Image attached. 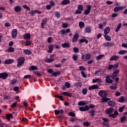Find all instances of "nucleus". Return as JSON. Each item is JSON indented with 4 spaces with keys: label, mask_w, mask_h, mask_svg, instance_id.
Returning a JSON list of instances; mask_svg holds the SVG:
<instances>
[{
    "label": "nucleus",
    "mask_w": 127,
    "mask_h": 127,
    "mask_svg": "<svg viewBox=\"0 0 127 127\" xmlns=\"http://www.w3.org/2000/svg\"><path fill=\"white\" fill-rule=\"evenodd\" d=\"M98 94L102 98L100 103H107L110 100V98H107L108 97V93L104 90L100 91Z\"/></svg>",
    "instance_id": "f257e3e1"
},
{
    "label": "nucleus",
    "mask_w": 127,
    "mask_h": 127,
    "mask_svg": "<svg viewBox=\"0 0 127 127\" xmlns=\"http://www.w3.org/2000/svg\"><path fill=\"white\" fill-rule=\"evenodd\" d=\"M90 108L91 109H94V108H95V105L91 104L89 107L88 105L85 106L84 107H79V111L81 112H87V111L90 110Z\"/></svg>",
    "instance_id": "f03ea898"
},
{
    "label": "nucleus",
    "mask_w": 127,
    "mask_h": 127,
    "mask_svg": "<svg viewBox=\"0 0 127 127\" xmlns=\"http://www.w3.org/2000/svg\"><path fill=\"white\" fill-rule=\"evenodd\" d=\"M24 61H25V59L23 57H20L17 60V67H20L22 65H23V63H24Z\"/></svg>",
    "instance_id": "7ed1b4c3"
},
{
    "label": "nucleus",
    "mask_w": 127,
    "mask_h": 127,
    "mask_svg": "<svg viewBox=\"0 0 127 127\" xmlns=\"http://www.w3.org/2000/svg\"><path fill=\"white\" fill-rule=\"evenodd\" d=\"M7 77H8V74L6 72L0 73V78L1 79L5 80L7 79Z\"/></svg>",
    "instance_id": "20e7f679"
},
{
    "label": "nucleus",
    "mask_w": 127,
    "mask_h": 127,
    "mask_svg": "<svg viewBox=\"0 0 127 127\" xmlns=\"http://www.w3.org/2000/svg\"><path fill=\"white\" fill-rule=\"evenodd\" d=\"M126 8V7L124 6H120L119 7H116L115 8H114V12H119V11H120V10H122V9H124Z\"/></svg>",
    "instance_id": "39448f33"
},
{
    "label": "nucleus",
    "mask_w": 127,
    "mask_h": 127,
    "mask_svg": "<svg viewBox=\"0 0 127 127\" xmlns=\"http://www.w3.org/2000/svg\"><path fill=\"white\" fill-rule=\"evenodd\" d=\"M92 8V6L90 5H88L87 7V9L84 11V14L85 15H88L90 13V11H91V9Z\"/></svg>",
    "instance_id": "423d86ee"
},
{
    "label": "nucleus",
    "mask_w": 127,
    "mask_h": 127,
    "mask_svg": "<svg viewBox=\"0 0 127 127\" xmlns=\"http://www.w3.org/2000/svg\"><path fill=\"white\" fill-rule=\"evenodd\" d=\"M17 36V29H14L12 31V37L13 38H15Z\"/></svg>",
    "instance_id": "0eeeda50"
},
{
    "label": "nucleus",
    "mask_w": 127,
    "mask_h": 127,
    "mask_svg": "<svg viewBox=\"0 0 127 127\" xmlns=\"http://www.w3.org/2000/svg\"><path fill=\"white\" fill-rule=\"evenodd\" d=\"M31 36V35L30 33H26L23 35V38H24V39H26L27 40H29Z\"/></svg>",
    "instance_id": "6e6552de"
},
{
    "label": "nucleus",
    "mask_w": 127,
    "mask_h": 127,
    "mask_svg": "<svg viewBox=\"0 0 127 127\" xmlns=\"http://www.w3.org/2000/svg\"><path fill=\"white\" fill-rule=\"evenodd\" d=\"M119 59L120 58L119 57V56L114 55L110 58V61H118Z\"/></svg>",
    "instance_id": "1a4fd4ad"
},
{
    "label": "nucleus",
    "mask_w": 127,
    "mask_h": 127,
    "mask_svg": "<svg viewBox=\"0 0 127 127\" xmlns=\"http://www.w3.org/2000/svg\"><path fill=\"white\" fill-rule=\"evenodd\" d=\"M23 52L25 53V54H26V55H31V54H32L31 51L28 49L24 50Z\"/></svg>",
    "instance_id": "9d476101"
},
{
    "label": "nucleus",
    "mask_w": 127,
    "mask_h": 127,
    "mask_svg": "<svg viewBox=\"0 0 127 127\" xmlns=\"http://www.w3.org/2000/svg\"><path fill=\"white\" fill-rule=\"evenodd\" d=\"M118 115H119V112H118L117 111H115L114 114L109 115V117L110 118L111 117V118H114L115 119V118H116Z\"/></svg>",
    "instance_id": "9b49d317"
},
{
    "label": "nucleus",
    "mask_w": 127,
    "mask_h": 127,
    "mask_svg": "<svg viewBox=\"0 0 127 127\" xmlns=\"http://www.w3.org/2000/svg\"><path fill=\"white\" fill-rule=\"evenodd\" d=\"M89 104V102L86 101H80L78 103V106H85L86 105H88Z\"/></svg>",
    "instance_id": "f8f14e48"
},
{
    "label": "nucleus",
    "mask_w": 127,
    "mask_h": 127,
    "mask_svg": "<svg viewBox=\"0 0 127 127\" xmlns=\"http://www.w3.org/2000/svg\"><path fill=\"white\" fill-rule=\"evenodd\" d=\"M106 24H107V22L105 21L102 24H98V27L100 29H103V27H105L106 26Z\"/></svg>",
    "instance_id": "ddd939ff"
},
{
    "label": "nucleus",
    "mask_w": 127,
    "mask_h": 127,
    "mask_svg": "<svg viewBox=\"0 0 127 127\" xmlns=\"http://www.w3.org/2000/svg\"><path fill=\"white\" fill-rule=\"evenodd\" d=\"M13 63V60L12 59L6 60L4 62V64H8Z\"/></svg>",
    "instance_id": "4468645a"
},
{
    "label": "nucleus",
    "mask_w": 127,
    "mask_h": 127,
    "mask_svg": "<svg viewBox=\"0 0 127 127\" xmlns=\"http://www.w3.org/2000/svg\"><path fill=\"white\" fill-rule=\"evenodd\" d=\"M105 112L108 115H111V114H113V112H114V109L111 108L109 109L105 110Z\"/></svg>",
    "instance_id": "2eb2a0df"
},
{
    "label": "nucleus",
    "mask_w": 127,
    "mask_h": 127,
    "mask_svg": "<svg viewBox=\"0 0 127 127\" xmlns=\"http://www.w3.org/2000/svg\"><path fill=\"white\" fill-rule=\"evenodd\" d=\"M48 48V53H52V52L53 51V48H54V46H53V45H50V46H49Z\"/></svg>",
    "instance_id": "dca6fc26"
},
{
    "label": "nucleus",
    "mask_w": 127,
    "mask_h": 127,
    "mask_svg": "<svg viewBox=\"0 0 127 127\" xmlns=\"http://www.w3.org/2000/svg\"><path fill=\"white\" fill-rule=\"evenodd\" d=\"M97 89H99V87L96 85H93L89 87V91H93V90H96Z\"/></svg>",
    "instance_id": "f3484780"
},
{
    "label": "nucleus",
    "mask_w": 127,
    "mask_h": 127,
    "mask_svg": "<svg viewBox=\"0 0 127 127\" xmlns=\"http://www.w3.org/2000/svg\"><path fill=\"white\" fill-rule=\"evenodd\" d=\"M108 105L110 107H115L116 106V103L113 101H110L108 102Z\"/></svg>",
    "instance_id": "a211bd4d"
},
{
    "label": "nucleus",
    "mask_w": 127,
    "mask_h": 127,
    "mask_svg": "<svg viewBox=\"0 0 127 127\" xmlns=\"http://www.w3.org/2000/svg\"><path fill=\"white\" fill-rule=\"evenodd\" d=\"M119 73H120V70H116L114 73H113V75L112 76V78L113 79H114L115 78V77H116V76H117V75H118V74H119Z\"/></svg>",
    "instance_id": "6ab92c4d"
},
{
    "label": "nucleus",
    "mask_w": 127,
    "mask_h": 127,
    "mask_svg": "<svg viewBox=\"0 0 127 127\" xmlns=\"http://www.w3.org/2000/svg\"><path fill=\"white\" fill-rule=\"evenodd\" d=\"M74 86L79 89L82 87V83L81 82H76L74 84Z\"/></svg>",
    "instance_id": "aec40b11"
},
{
    "label": "nucleus",
    "mask_w": 127,
    "mask_h": 127,
    "mask_svg": "<svg viewBox=\"0 0 127 127\" xmlns=\"http://www.w3.org/2000/svg\"><path fill=\"white\" fill-rule=\"evenodd\" d=\"M91 30H92V28H91V27L88 26L85 28V32H86V33H91Z\"/></svg>",
    "instance_id": "412c9836"
},
{
    "label": "nucleus",
    "mask_w": 127,
    "mask_h": 127,
    "mask_svg": "<svg viewBox=\"0 0 127 127\" xmlns=\"http://www.w3.org/2000/svg\"><path fill=\"white\" fill-rule=\"evenodd\" d=\"M62 46L63 48H66L67 47V48H69L70 47V45L69 44V43H65L62 45Z\"/></svg>",
    "instance_id": "4be33fe9"
},
{
    "label": "nucleus",
    "mask_w": 127,
    "mask_h": 127,
    "mask_svg": "<svg viewBox=\"0 0 127 127\" xmlns=\"http://www.w3.org/2000/svg\"><path fill=\"white\" fill-rule=\"evenodd\" d=\"M12 118H13L12 114H9L8 115H6V119L9 121H10V118L12 119Z\"/></svg>",
    "instance_id": "5701e85b"
},
{
    "label": "nucleus",
    "mask_w": 127,
    "mask_h": 127,
    "mask_svg": "<svg viewBox=\"0 0 127 127\" xmlns=\"http://www.w3.org/2000/svg\"><path fill=\"white\" fill-rule=\"evenodd\" d=\"M46 22H47V19H44L42 21V23H41L42 28H44V25H45V24H46Z\"/></svg>",
    "instance_id": "b1692460"
},
{
    "label": "nucleus",
    "mask_w": 127,
    "mask_h": 127,
    "mask_svg": "<svg viewBox=\"0 0 127 127\" xmlns=\"http://www.w3.org/2000/svg\"><path fill=\"white\" fill-rule=\"evenodd\" d=\"M78 38H79V35H75L72 38V42H76L78 40Z\"/></svg>",
    "instance_id": "393cba45"
},
{
    "label": "nucleus",
    "mask_w": 127,
    "mask_h": 127,
    "mask_svg": "<svg viewBox=\"0 0 127 127\" xmlns=\"http://www.w3.org/2000/svg\"><path fill=\"white\" fill-rule=\"evenodd\" d=\"M106 83L112 84V83H113V80L110 78V77L108 76L106 77Z\"/></svg>",
    "instance_id": "a878e982"
},
{
    "label": "nucleus",
    "mask_w": 127,
    "mask_h": 127,
    "mask_svg": "<svg viewBox=\"0 0 127 127\" xmlns=\"http://www.w3.org/2000/svg\"><path fill=\"white\" fill-rule=\"evenodd\" d=\"M14 9L16 12H19V11L21 10V8H20V6L19 5H17L15 7Z\"/></svg>",
    "instance_id": "bb28decb"
},
{
    "label": "nucleus",
    "mask_w": 127,
    "mask_h": 127,
    "mask_svg": "<svg viewBox=\"0 0 127 127\" xmlns=\"http://www.w3.org/2000/svg\"><path fill=\"white\" fill-rule=\"evenodd\" d=\"M121 27H122V23H119L118 24V25H117V27L116 29V30H115L116 32H118L119 31V30H120V29H121Z\"/></svg>",
    "instance_id": "cd10ccee"
},
{
    "label": "nucleus",
    "mask_w": 127,
    "mask_h": 127,
    "mask_svg": "<svg viewBox=\"0 0 127 127\" xmlns=\"http://www.w3.org/2000/svg\"><path fill=\"white\" fill-rule=\"evenodd\" d=\"M69 3H70V1L69 0H63L62 2V4H64V5L69 4Z\"/></svg>",
    "instance_id": "c85d7f7f"
},
{
    "label": "nucleus",
    "mask_w": 127,
    "mask_h": 127,
    "mask_svg": "<svg viewBox=\"0 0 127 127\" xmlns=\"http://www.w3.org/2000/svg\"><path fill=\"white\" fill-rule=\"evenodd\" d=\"M63 95L64 96H67V97H71L72 96V94L69 92H63Z\"/></svg>",
    "instance_id": "c756f323"
},
{
    "label": "nucleus",
    "mask_w": 127,
    "mask_h": 127,
    "mask_svg": "<svg viewBox=\"0 0 127 127\" xmlns=\"http://www.w3.org/2000/svg\"><path fill=\"white\" fill-rule=\"evenodd\" d=\"M29 70L31 71H34V70H38L37 66L35 65H31V67L29 68Z\"/></svg>",
    "instance_id": "7c9ffc66"
},
{
    "label": "nucleus",
    "mask_w": 127,
    "mask_h": 127,
    "mask_svg": "<svg viewBox=\"0 0 127 127\" xmlns=\"http://www.w3.org/2000/svg\"><path fill=\"white\" fill-rule=\"evenodd\" d=\"M110 29L109 27H106L104 30L105 34H109Z\"/></svg>",
    "instance_id": "2f4dec72"
},
{
    "label": "nucleus",
    "mask_w": 127,
    "mask_h": 127,
    "mask_svg": "<svg viewBox=\"0 0 127 127\" xmlns=\"http://www.w3.org/2000/svg\"><path fill=\"white\" fill-rule=\"evenodd\" d=\"M105 39L107 40V41H112V38H111V37L109 36H108L107 35H104Z\"/></svg>",
    "instance_id": "473e14b6"
},
{
    "label": "nucleus",
    "mask_w": 127,
    "mask_h": 127,
    "mask_svg": "<svg viewBox=\"0 0 127 127\" xmlns=\"http://www.w3.org/2000/svg\"><path fill=\"white\" fill-rule=\"evenodd\" d=\"M127 52V50H121L118 53V54H120L121 55H124V54H126Z\"/></svg>",
    "instance_id": "72a5a7b5"
},
{
    "label": "nucleus",
    "mask_w": 127,
    "mask_h": 127,
    "mask_svg": "<svg viewBox=\"0 0 127 127\" xmlns=\"http://www.w3.org/2000/svg\"><path fill=\"white\" fill-rule=\"evenodd\" d=\"M110 88L111 90H116V89H117V84H112L110 86Z\"/></svg>",
    "instance_id": "f704fd0d"
},
{
    "label": "nucleus",
    "mask_w": 127,
    "mask_h": 127,
    "mask_svg": "<svg viewBox=\"0 0 127 127\" xmlns=\"http://www.w3.org/2000/svg\"><path fill=\"white\" fill-rule=\"evenodd\" d=\"M7 52H14V49L12 47H9L7 48Z\"/></svg>",
    "instance_id": "c9c22d12"
},
{
    "label": "nucleus",
    "mask_w": 127,
    "mask_h": 127,
    "mask_svg": "<svg viewBox=\"0 0 127 127\" xmlns=\"http://www.w3.org/2000/svg\"><path fill=\"white\" fill-rule=\"evenodd\" d=\"M118 102L119 103H124L125 102V97L123 96L121 97L118 100Z\"/></svg>",
    "instance_id": "e433bc0d"
},
{
    "label": "nucleus",
    "mask_w": 127,
    "mask_h": 127,
    "mask_svg": "<svg viewBox=\"0 0 127 127\" xmlns=\"http://www.w3.org/2000/svg\"><path fill=\"white\" fill-rule=\"evenodd\" d=\"M79 26L80 28H83V27H85V23L83 22H79Z\"/></svg>",
    "instance_id": "4c0bfd02"
},
{
    "label": "nucleus",
    "mask_w": 127,
    "mask_h": 127,
    "mask_svg": "<svg viewBox=\"0 0 127 127\" xmlns=\"http://www.w3.org/2000/svg\"><path fill=\"white\" fill-rule=\"evenodd\" d=\"M84 58H85V59H86V60H89V59H90V58H91V54H86V55L84 56Z\"/></svg>",
    "instance_id": "58836bf2"
},
{
    "label": "nucleus",
    "mask_w": 127,
    "mask_h": 127,
    "mask_svg": "<svg viewBox=\"0 0 127 127\" xmlns=\"http://www.w3.org/2000/svg\"><path fill=\"white\" fill-rule=\"evenodd\" d=\"M118 67H119V64H115L113 65V71H116V70H117Z\"/></svg>",
    "instance_id": "ea45409f"
},
{
    "label": "nucleus",
    "mask_w": 127,
    "mask_h": 127,
    "mask_svg": "<svg viewBox=\"0 0 127 127\" xmlns=\"http://www.w3.org/2000/svg\"><path fill=\"white\" fill-rule=\"evenodd\" d=\"M53 61H54V59L52 58L48 59L46 60L47 63H51V62H53Z\"/></svg>",
    "instance_id": "a19ab883"
},
{
    "label": "nucleus",
    "mask_w": 127,
    "mask_h": 127,
    "mask_svg": "<svg viewBox=\"0 0 127 127\" xmlns=\"http://www.w3.org/2000/svg\"><path fill=\"white\" fill-rule=\"evenodd\" d=\"M88 92V89L87 88H84L82 90V93L83 95H86Z\"/></svg>",
    "instance_id": "79ce46f5"
},
{
    "label": "nucleus",
    "mask_w": 127,
    "mask_h": 127,
    "mask_svg": "<svg viewBox=\"0 0 127 127\" xmlns=\"http://www.w3.org/2000/svg\"><path fill=\"white\" fill-rule=\"evenodd\" d=\"M59 75H60V71L53 72L52 73V75L55 76V77H57V76H59Z\"/></svg>",
    "instance_id": "37998d69"
},
{
    "label": "nucleus",
    "mask_w": 127,
    "mask_h": 127,
    "mask_svg": "<svg viewBox=\"0 0 127 127\" xmlns=\"http://www.w3.org/2000/svg\"><path fill=\"white\" fill-rule=\"evenodd\" d=\"M72 59L74 61H77V59H78V55H73Z\"/></svg>",
    "instance_id": "c03bdc74"
},
{
    "label": "nucleus",
    "mask_w": 127,
    "mask_h": 127,
    "mask_svg": "<svg viewBox=\"0 0 127 127\" xmlns=\"http://www.w3.org/2000/svg\"><path fill=\"white\" fill-rule=\"evenodd\" d=\"M105 56L104 55H100L96 57L97 60H101L103 57H104Z\"/></svg>",
    "instance_id": "a18cd8bd"
},
{
    "label": "nucleus",
    "mask_w": 127,
    "mask_h": 127,
    "mask_svg": "<svg viewBox=\"0 0 127 127\" xmlns=\"http://www.w3.org/2000/svg\"><path fill=\"white\" fill-rule=\"evenodd\" d=\"M23 8H25L27 9V10H28V11H30V7L27 6V5L25 4L23 5Z\"/></svg>",
    "instance_id": "49530a36"
},
{
    "label": "nucleus",
    "mask_w": 127,
    "mask_h": 127,
    "mask_svg": "<svg viewBox=\"0 0 127 127\" xmlns=\"http://www.w3.org/2000/svg\"><path fill=\"white\" fill-rule=\"evenodd\" d=\"M89 114H91V117H94V116H95V113H96V112H95V111L94 110H90L89 111Z\"/></svg>",
    "instance_id": "de8ad7c7"
},
{
    "label": "nucleus",
    "mask_w": 127,
    "mask_h": 127,
    "mask_svg": "<svg viewBox=\"0 0 127 127\" xmlns=\"http://www.w3.org/2000/svg\"><path fill=\"white\" fill-rule=\"evenodd\" d=\"M56 17H57L58 18H60V13L58 11H56L55 13Z\"/></svg>",
    "instance_id": "09e8293b"
},
{
    "label": "nucleus",
    "mask_w": 127,
    "mask_h": 127,
    "mask_svg": "<svg viewBox=\"0 0 127 127\" xmlns=\"http://www.w3.org/2000/svg\"><path fill=\"white\" fill-rule=\"evenodd\" d=\"M64 86L65 87H66V88H67V89H69V88H70L71 84H70V83L68 82H65L64 84Z\"/></svg>",
    "instance_id": "8fccbe9b"
},
{
    "label": "nucleus",
    "mask_w": 127,
    "mask_h": 127,
    "mask_svg": "<svg viewBox=\"0 0 127 127\" xmlns=\"http://www.w3.org/2000/svg\"><path fill=\"white\" fill-rule=\"evenodd\" d=\"M66 20L67 21H73V20H74V18H73V17H69L66 18Z\"/></svg>",
    "instance_id": "3c124183"
},
{
    "label": "nucleus",
    "mask_w": 127,
    "mask_h": 127,
    "mask_svg": "<svg viewBox=\"0 0 127 127\" xmlns=\"http://www.w3.org/2000/svg\"><path fill=\"white\" fill-rule=\"evenodd\" d=\"M125 108H126V105H124L122 107H120L119 108V113H122L123 111H124V109H125Z\"/></svg>",
    "instance_id": "603ef678"
},
{
    "label": "nucleus",
    "mask_w": 127,
    "mask_h": 127,
    "mask_svg": "<svg viewBox=\"0 0 127 127\" xmlns=\"http://www.w3.org/2000/svg\"><path fill=\"white\" fill-rule=\"evenodd\" d=\"M120 120L121 123L122 124H124V123H125V121H126V117H121Z\"/></svg>",
    "instance_id": "864d4df0"
},
{
    "label": "nucleus",
    "mask_w": 127,
    "mask_h": 127,
    "mask_svg": "<svg viewBox=\"0 0 127 127\" xmlns=\"http://www.w3.org/2000/svg\"><path fill=\"white\" fill-rule=\"evenodd\" d=\"M50 3V5L52 6H54V5H55V2H54V1H53V0H51L49 2Z\"/></svg>",
    "instance_id": "5fc2aeb1"
},
{
    "label": "nucleus",
    "mask_w": 127,
    "mask_h": 127,
    "mask_svg": "<svg viewBox=\"0 0 127 127\" xmlns=\"http://www.w3.org/2000/svg\"><path fill=\"white\" fill-rule=\"evenodd\" d=\"M79 42H80V43L85 42V43H88V40H87L86 39H80L79 40Z\"/></svg>",
    "instance_id": "6e6d98bb"
},
{
    "label": "nucleus",
    "mask_w": 127,
    "mask_h": 127,
    "mask_svg": "<svg viewBox=\"0 0 127 127\" xmlns=\"http://www.w3.org/2000/svg\"><path fill=\"white\" fill-rule=\"evenodd\" d=\"M78 9H79V10H83V5H79L78 6Z\"/></svg>",
    "instance_id": "4d7b16f0"
},
{
    "label": "nucleus",
    "mask_w": 127,
    "mask_h": 127,
    "mask_svg": "<svg viewBox=\"0 0 127 127\" xmlns=\"http://www.w3.org/2000/svg\"><path fill=\"white\" fill-rule=\"evenodd\" d=\"M62 26L64 28H66V27H68V24L66 23H64L63 24Z\"/></svg>",
    "instance_id": "13d9d810"
},
{
    "label": "nucleus",
    "mask_w": 127,
    "mask_h": 127,
    "mask_svg": "<svg viewBox=\"0 0 127 127\" xmlns=\"http://www.w3.org/2000/svg\"><path fill=\"white\" fill-rule=\"evenodd\" d=\"M34 74H35L37 76H39V77L41 76V74L38 72V71H34Z\"/></svg>",
    "instance_id": "bf43d9fd"
},
{
    "label": "nucleus",
    "mask_w": 127,
    "mask_h": 127,
    "mask_svg": "<svg viewBox=\"0 0 127 127\" xmlns=\"http://www.w3.org/2000/svg\"><path fill=\"white\" fill-rule=\"evenodd\" d=\"M56 97L58 98L61 101H63V97H62V96L56 95Z\"/></svg>",
    "instance_id": "052dcab7"
},
{
    "label": "nucleus",
    "mask_w": 127,
    "mask_h": 127,
    "mask_svg": "<svg viewBox=\"0 0 127 127\" xmlns=\"http://www.w3.org/2000/svg\"><path fill=\"white\" fill-rule=\"evenodd\" d=\"M90 125V123H89L88 122H86L83 123V126L85 127H88Z\"/></svg>",
    "instance_id": "680f3d73"
},
{
    "label": "nucleus",
    "mask_w": 127,
    "mask_h": 127,
    "mask_svg": "<svg viewBox=\"0 0 127 127\" xmlns=\"http://www.w3.org/2000/svg\"><path fill=\"white\" fill-rule=\"evenodd\" d=\"M26 45H27V46H28L30 45V44H31V42H30V41H29V40H26Z\"/></svg>",
    "instance_id": "e2e57ef3"
},
{
    "label": "nucleus",
    "mask_w": 127,
    "mask_h": 127,
    "mask_svg": "<svg viewBox=\"0 0 127 127\" xmlns=\"http://www.w3.org/2000/svg\"><path fill=\"white\" fill-rule=\"evenodd\" d=\"M114 68V65L112 64H109L108 65V70H111Z\"/></svg>",
    "instance_id": "0e129e2a"
},
{
    "label": "nucleus",
    "mask_w": 127,
    "mask_h": 127,
    "mask_svg": "<svg viewBox=\"0 0 127 127\" xmlns=\"http://www.w3.org/2000/svg\"><path fill=\"white\" fill-rule=\"evenodd\" d=\"M73 51L75 53H77V52H78V51H79V49L78 48L75 47L73 48Z\"/></svg>",
    "instance_id": "69168bd1"
},
{
    "label": "nucleus",
    "mask_w": 127,
    "mask_h": 127,
    "mask_svg": "<svg viewBox=\"0 0 127 127\" xmlns=\"http://www.w3.org/2000/svg\"><path fill=\"white\" fill-rule=\"evenodd\" d=\"M61 33L62 35H64L66 33V31L64 30H61Z\"/></svg>",
    "instance_id": "338daca9"
},
{
    "label": "nucleus",
    "mask_w": 127,
    "mask_h": 127,
    "mask_svg": "<svg viewBox=\"0 0 127 127\" xmlns=\"http://www.w3.org/2000/svg\"><path fill=\"white\" fill-rule=\"evenodd\" d=\"M60 113V111L59 110H55V114L56 116H57V115H59Z\"/></svg>",
    "instance_id": "774afa93"
}]
</instances>
